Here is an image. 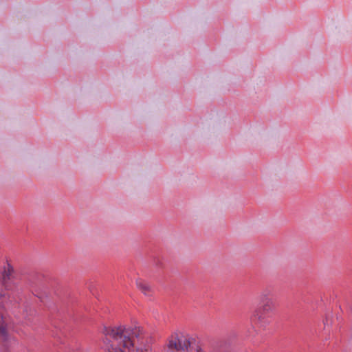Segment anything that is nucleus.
<instances>
[{
	"instance_id": "f257e3e1",
	"label": "nucleus",
	"mask_w": 352,
	"mask_h": 352,
	"mask_svg": "<svg viewBox=\"0 0 352 352\" xmlns=\"http://www.w3.org/2000/svg\"><path fill=\"white\" fill-rule=\"evenodd\" d=\"M104 336V344L107 352H152L151 347L144 344L146 335L139 326H104L102 329Z\"/></svg>"
},
{
	"instance_id": "f03ea898",
	"label": "nucleus",
	"mask_w": 352,
	"mask_h": 352,
	"mask_svg": "<svg viewBox=\"0 0 352 352\" xmlns=\"http://www.w3.org/2000/svg\"><path fill=\"white\" fill-rule=\"evenodd\" d=\"M195 340L189 335L177 331L167 339L162 352H204L199 346L194 347Z\"/></svg>"
},
{
	"instance_id": "7ed1b4c3",
	"label": "nucleus",
	"mask_w": 352,
	"mask_h": 352,
	"mask_svg": "<svg viewBox=\"0 0 352 352\" xmlns=\"http://www.w3.org/2000/svg\"><path fill=\"white\" fill-rule=\"evenodd\" d=\"M261 307L254 311L252 320H263L265 316L272 313L275 309V303L270 297V291H263L260 295Z\"/></svg>"
},
{
	"instance_id": "20e7f679",
	"label": "nucleus",
	"mask_w": 352,
	"mask_h": 352,
	"mask_svg": "<svg viewBox=\"0 0 352 352\" xmlns=\"http://www.w3.org/2000/svg\"><path fill=\"white\" fill-rule=\"evenodd\" d=\"M16 277V271L9 260H6L0 270V281L7 290L11 289V283Z\"/></svg>"
},
{
	"instance_id": "39448f33",
	"label": "nucleus",
	"mask_w": 352,
	"mask_h": 352,
	"mask_svg": "<svg viewBox=\"0 0 352 352\" xmlns=\"http://www.w3.org/2000/svg\"><path fill=\"white\" fill-rule=\"evenodd\" d=\"M6 299V294L3 289H0V336H5L6 329L3 317V302Z\"/></svg>"
},
{
	"instance_id": "423d86ee",
	"label": "nucleus",
	"mask_w": 352,
	"mask_h": 352,
	"mask_svg": "<svg viewBox=\"0 0 352 352\" xmlns=\"http://www.w3.org/2000/svg\"><path fill=\"white\" fill-rule=\"evenodd\" d=\"M138 288L147 296H150L153 294V289L151 286L146 281L139 279L136 281Z\"/></svg>"
},
{
	"instance_id": "0eeeda50",
	"label": "nucleus",
	"mask_w": 352,
	"mask_h": 352,
	"mask_svg": "<svg viewBox=\"0 0 352 352\" xmlns=\"http://www.w3.org/2000/svg\"><path fill=\"white\" fill-rule=\"evenodd\" d=\"M74 352H83L82 351H74Z\"/></svg>"
}]
</instances>
